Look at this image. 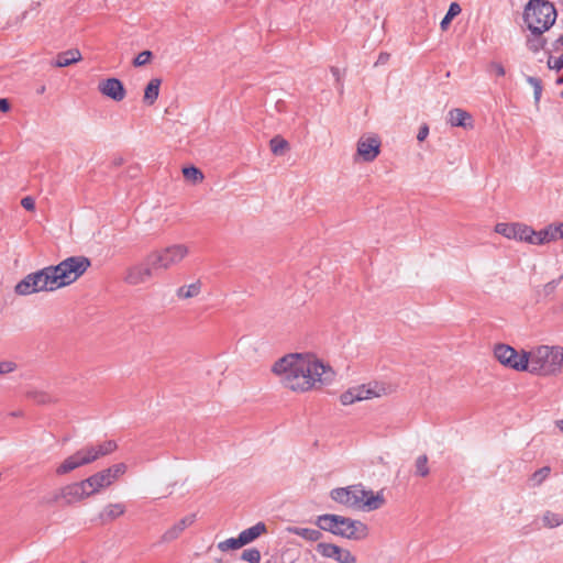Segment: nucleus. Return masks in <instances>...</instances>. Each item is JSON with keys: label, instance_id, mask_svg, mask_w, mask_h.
Returning a JSON list of instances; mask_svg holds the SVG:
<instances>
[{"label": "nucleus", "instance_id": "b1692460", "mask_svg": "<svg viewBox=\"0 0 563 563\" xmlns=\"http://www.w3.org/2000/svg\"><path fill=\"white\" fill-rule=\"evenodd\" d=\"M266 532V525L264 522H257L251 528L243 530L239 536L246 545L257 539L260 536Z\"/></svg>", "mask_w": 563, "mask_h": 563}, {"label": "nucleus", "instance_id": "aec40b11", "mask_svg": "<svg viewBox=\"0 0 563 563\" xmlns=\"http://www.w3.org/2000/svg\"><path fill=\"white\" fill-rule=\"evenodd\" d=\"M559 240L556 228L551 224L540 231H536L532 244L542 245Z\"/></svg>", "mask_w": 563, "mask_h": 563}, {"label": "nucleus", "instance_id": "423d86ee", "mask_svg": "<svg viewBox=\"0 0 563 563\" xmlns=\"http://www.w3.org/2000/svg\"><path fill=\"white\" fill-rule=\"evenodd\" d=\"M91 262L86 256H70L57 265H51L53 277H56L57 289L68 286L82 276L90 267Z\"/></svg>", "mask_w": 563, "mask_h": 563}, {"label": "nucleus", "instance_id": "473e14b6", "mask_svg": "<svg viewBox=\"0 0 563 563\" xmlns=\"http://www.w3.org/2000/svg\"><path fill=\"white\" fill-rule=\"evenodd\" d=\"M516 223H497L495 225V232L507 238L514 239L516 238Z\"/></svg>", "mask_w": 563, "mask_h": 563}, {"label": "nucleus", "instance_id": "603ef678", "mask_svg": "<svg viewBox=\"0 0 563 563\" xmlns=\"http://www.w3.org/2000/svg\"><path fill=\"white\" fill-rule=\"evenodd\" d=\"M390 58V54L389 53H386V52H383L379 54L376 63H375V66H378V65H385L388 63Z\"/></svg>", "mask_w": 563, "mask_h": 563}, {"label": "nucleus", "instance_id": "412c9836", "mask_svg": "<svg viewBox=\"0 0 563 563\" xmlns=\"http://www.w3.org/2000/svg\"><path fill=\"white\" fill-rule=\"evenodd\" d=\"M201 288H202V283H201V280L197 279L196 282H194L189 285L180 286L176 290V296L179 299L195 298L200 295Z\"/></svg>", "mask_w": 563, "mask_h": 563}, {"label": "nucleus", "instance_id": "4c0bfd02", "mask_svg": "<svg viewBox=\"0 0 563 563\" xmlns=\"http://www.w3.org/2000/svg\"><path fill=\"white\" fill-rule=\"evenodd\" d=\"M104 470L111 475L110 478L114 483L122 475L125 474V472L128 470V466L124 463H118V464H114V465H112V466H110L108 468H104Z\"/></svg>", "mask_w": 563, "mask_h": 563}, {"label": "nucleus", "instance_id": "49530a36", "mask_svg": "<svg viewBox=\"0 0 563 563\" xmlns=\"http://www.w3.org/2000/svg\"><path fill=\"white\" fill-rule=\"evenodd\" d=\"M563 279V275H561L558 279H553L544 285L543 292L545 296L553 294L559 286L560 282Z\"/></svg>", "mask_w": 563, "mask_h": 563}, {"label": "nucleus", "instance_id": "c03bdc74", "mask_svg": "<svg viewBox=\"0 0 563 563\" xmlns=\"http://www.w3.org/2000/svg\"><path fill=\"white\" fill-rule=\"evenodd\" d=\"M59 501H63V497L60 495V489L53 492L52 494H49L47 496H44L41 500V504L51 506V505L57 504Z\"/></svg>", "mask_w": 563, "mask_h": 563}, {"label": "nucleus", "instance_id": "f8f14e48", "mask_svg": "<svg viewBox=\"0 0 563 563\" xmlns=\"http://www.w3.org/2000/svg\"><path fill=\"white\" fill-rule=\"evenodd\" d=\"M156 273L155 268L145 258V264H136L128 268L124 276V282L129 285H140L150 280L153 274Z\"/></svg>", "mask_w": 563, "mask_h": 563}, {"label": "nucleus", "instance_id": "e2e57ef3", "mask_svg": "<svg viewBox=\"0 0 563 563\" xmlns=\"http://www.w3.org/2000/svg\"><path fill=\"white\" fill-rule=\"evenodd\" d=\"M561 96H562V98H563V91L561 92Z\"/></svg>", "mask_w": 563, "mask_h": 563}, {"label": "nucleus", "instance_id": "1a4fd4ad", "mask_svg": "<svg viewBox=\"0 0 563 563\" xmlns=\"http://www.w3.org/2000/svg\"><path fill=\"white\" fill-rule=\"evenodd\" d=\"M494 356L504 366L511 369L523 372L529 367V351L518 353L508 344H496L494 347Z\"/></svg>", "mask_w": 563, "mask_h": 563}, {"label": "nucleus", "instance_id": "bb28decb", "mask_svg": "<svg viewBox=\"0 0 563 563\" xmlns=\"http://www.w3.org/2000/svg\"><path fill=\"white\" fill-rule=\"evenodd\" d=\"M515 231H516V238H514L515 240H519V241H523V242L532 244L533 239L536 236V231L531 227L523 224V223H516Z\"/></svg>", "mask_w": 563, "mask_h": 563}, {"label": "nucleus", "instance_id": "72a5a7b5", "mask_svg": "<svg viewBox=\"0 0 563 563\" xmlns=\"http://www.w3.org/2000/svg\"><path fill=\"white\" fill-rule=\"evenodd\" d=\"M542 521L548 528H555L563 523L561 516L552 511H545L542 516Z\"/></svg>", "mask_w": 563, "mask_h": 563}, {"label": "nucleus", "instance_id": "20e7f679", "mask_svg": "<svg viewBox=\"0 0 563 563\" xmlns=\"http://www.w3.org/2000/svg\"><path fill=\"white\" fill-rule=\"evenodd\" d=\"M118 445L113 440H107L102 443L90 444L76 451L65 459L56 468L57 475H65L74 470L88 465L102 456L109 455L117 450Z\"/></svg>", "mask_w": 563, "mask_h": 563}, {"label": "nucleus", "instance_id": "f3484780", "mask_svg": "<svg viewBox=\"0 0 563 563\" xmlns=\"http://www.w3.org/2000/svg\"><path fill=\"white\" fill-rule=\"evenodd\" d=\"M357 394H360V401L380 397L386 394L387 388L383 384L369 383L367 385L356 386Z\"/></svg>", "mask_w": 563, "mask_h": 563}, {"label": "nucleus", "instance_id": "3c124183", "mask_svg": "<svg viewBox=\"0 0 563 563\" xmlns=\"http://www.w3.org/2000/svg\"><path fill=\"white\" fill-rule=\"evenodd\" d=\"M429 134V128L427 124H423L422 126H420L419 131H418V134H417V139L419 142H422L427 139Z\"/></svg>", "mask_w": 563, "mask_h": 563}, {"label": "nucleus", "instance_id": "6e6552de", "mask_svg": "<svg viewBox=\"0 0 563 563\" xmlns=\"http://www.w3.org/2000/svg\"><path fill=\"white\" fill-rule=\"evenodd\" d=\"M56 277H53L49 266L37 272L27 274L14 287L18 296H29L41 291H53L57 289Z\"/></svg>", "mask_w": 563, "mask_h": 563}, {"label": "nucleus", "instance_id": "2eb2a0df", "mask_svg": "<svg viewBox=\"0 0 563 563\" xmlns=\"http://www.w3.org/2000/svg\"><path fill=\"white\" fill-rule=\"evenodd\" d=\"M110 476L111 475L106 470H102L86 478L85 483L90 493V496L98 494L104 488L111 486L113 482Z\"/></svg>", "mask_w": 563, "mask_h": 563}, {"label": "nucleus", "instance_id": "ddd939ff", "mask_svg": "<svg viewBox=\"0 0 563 563\" xmlns=\"http://www.w3.org/2000/svg\"><path fill=\"white\" fill-rule=\"evenodd\" d=\"M60 495L63 497L64 504L66 505H70L73 503L90 497V493L86 486L85 479L64 486L60 488Z\"/></svg>", "mask_w": 563, "mask_h": 563}, {"label": "nucleus", "instance_id": "5701e85b", "mask_svg": "<svg viewBox=\"0 0 563 563\" xmlns=\"http://www.w3.org/2000/svg\"><path fill=\"white\" fill-rule=\"evenodd\" d=\"M162 80L159 78H152L144 90V97L143 101L152 106L155 103V101L158 98L159 95V87H161Z\"/></svg>", "mask_w": 563, "mask_h": 563}, {"label": "nucleus", "instance_id": "c85d7f7f", "mask_svg": "<svg viewBox=\"0 0 563 563\" xmlns=\"http://www.w3.org/2000/svg\"><path fill=\"white\" fill-rule=\"evenodd\" d=\"M339 549V545L334 543H327V542H320L316 547V551L325 559H332L334 558V554H336Z\"/></svg>", "mask_w": 563, "mask_h": 563}, {"label": "nucleus", "instance_id": "13d9d810", "mask_svg": "<svg viewBox=\"0 0 563 563\" xmlns=\"http://www.w3.org/2000/svg\"><path fill=\"white\" fill-rule=\"evenodd\" d=\"M555 423L556 427L563 432V420H558Z\"/></svg>", "mask_w": 563, "mask_h": 563}, {"label": "nucleus", "instance_id": "bf43d9fd", "mask_svg": "<svg viewBox=\"0 0 563 563\" xmlns=\"http://www.w3.org/2000/svg\"><path fill=\"white\" fill-rule=\"evenodd\" d=\"M45 91V86H41L38 89H37V93H43Z\"/></svg>", "mask_w": 563, "mask_h": 563}, {"label": "nucleus", "instance_id": "f03ea898", "mask_svg": "<svg viewBox=\"0 0 563 563\" xmlns=\"http://www.w3.org/2000/svg\"><path fill=\"white\" fill-rule=\"evenodd\" d=\"M331 498L349 508L376 510L385 504L384 495L365 489L362 485H351L331 490Z\"/></svg>", "mask_w": 563, "mask_h": 563}, {"label": "nucleus", "instance_id": "37998d69", "mask_svg": "<svg viewBox=\"0 0 563 563\" xmlns=\"http://www.w3.org/2000/svg\"><path fill=\"white\" fill-rule=\"evenodd\" d=\"M487 73L497 77H503L506 74L505 67L498 62H490L487 66Z\"/></svg>", "mask_w": 563, "mask_h": 563}, {"label": "nucleus", "instance_id": "f704fd0d", "mask_svg": "<svg viewBox=\"0 0 563 563\" xmlns=\"http://www.w3.org/2000/svg\"><path fill=\"white\" fill-rule=\"evenodd\" d=\"M416 468V475L426 477L429 475L430 470L428 467V456L426 454H422L417 457L415 463Z\"/></svg>", "mask_w": 563, "mask_h": 563}, {"label": "nucleus", "instance_id": "5fc2aeb1", "mask_svg": "<svg viewBox=\"0 0 563 563\" xmlns=\"http://www.w3.org/2000/svg\"><path fill=\"white\" fill-rule=\"evenodd\" d=\"M34 398H35V400H36L37 402H43V404H44V402H46V401L48 400L47 395L42 394V393H40V394H35V395H34Z\"/></svg>", "mask_w": 563, "mask_h": 563}, {"label": "nucleus", "instance_id": "f257e3e1", "mask_svg": "<svg viewBox=\"0 0 563 563\" xmlns=\"http://www.w3.org/2000/svg\"><path fill=\"white\" fill-rule=\"evenodd\" d=\"M272 372L280 384L292 391L306 393L320 389L334 380L333 368L313 355L287 354L277 360Z\"/></svg>", "mask_w": 563, "mask_h": 563}, {"label": "nucleus", "instance_id": "9b49d317", "mask_svg": "<svg viewBox=\"0 0 563 563\" xmlns=\"http://www.w3.org/2000/svg\"><path fill=\"white\" fill-rule=\"evenodd\" d=\"M380 153V140L376 135L362 136L357 141V155L363 162H373Z\"/></svg>", "mask_w": 563, "mask_h": 563}, {"label": "nucleus", "instance_id": "39448f33", "mask_svg": "<svg viewBox=\"0 0 563 563\" xmlns=\"http://www.w3.org/2000/svg\"><path fill=\"white\" fill-rule=\"evenodd\" d=\"M555 19V8L548 0H530L525 8L523 20L533 35H542Z\"/></svg>", "mask_w": 563, "mask_h": 563}, {"label": "nucleus", "instance_id": "680f3d73", "mask_svg": "<svg viewBox=\"0 0 563 563\" xmlns=\"http://www.w3.org/2000/svg\"><path fill=\"white\" fill-rule=\"evenodd\" d=\"M20 415H21V412H12V416H15V417H18Z\"/></svg>", "mask_w": 563, "mask_h": 563}, {"label": "nucleus", "instance_id": "a878e982", "mask_svg": "<svg viewBox=\"0 0 563 563\" xmlns=\"http://www.w3.org/2000/svg\"><path fill=\"white\" fill-rule=\"evenodd\" d=\"M125 511V506L121 503L109 504L106 506L101 512V519L103 521H111L115 518L122 516Z\"/></svg>", "mask_w": 563, "mask_h": 563}, {"label": "nucleus", "instance_id": "393cba45", "mask_svg": "<svg viewBox=\"0 0 563 563\" xmlns=\"http://www.w3.org/2000/svg\"><path fill=\"white\" fill-rule=\"evenodd\" d=\"M288 532L299 536L308 541L316 542L322 538V533L317 529L309 528H300V527H289Z\"/></svg>", "mask_w": 563, "mask_h": 563}, {"label": "nucleus", "instance_id": "ea45409f", "mask_svg": "<svg viewBox=\"0 0 563 563\" xmlns=\"http://www.w3.org/2000/svg\"><path fill=\"white\" fill-rule=\"evenodd\" d=\"M242 560L250 562V563H260L261 561V553L257 549H246L242 553Z\"/></svg>", "mask_w": 563, "mask_h": 563}, {"label": "nucleus", "instance_id": "09e8293b", "mask_svg": "<svg viewBox=\"0 0 563 563\" xmlns=\"http://www.w3.org/2000/svg\"><path fill=\"white\" fill-rule=\"evenodd\" d=\"M16 368V364L11 361L0 362V375L13 372Z\"/></svg>", "mask_w": 563, "mask_h": 563}, {"label": "nucleus", "instance_id": "9d476101", "mask_svg": "<svg viewBox=\"0 0 563 563\" xmlns=\"http://www.w3.org/2000/svg\"><path fill=\"white\" fill-rule=\"evenodd\" d=\"M335 536L349 540H364L368 536V527L360 520L339 516Z\"/></svg>", "mask_w": 563, "mask_h": 563}, {"label": "nucleus", "instance_id": "864d4df0", "mask_svg": "<svg viewBox=\"0 0 563 563\" xmlns=\"http://www.w3.org/2000/svg\"><path fill=\"white\" fill-rule=\"evenodd\" d=\"M10 110V103L7 99H0V111L8 112Z\"/></svg>", "mask_w": 563, "mask_h": 563}, {"label": "nucleus", "instance_id": "8fccbe9b", "mask_svg": "<svg viewBox=\"0 0 563 563\" xmlns=\"http://www.w3.org/2000/svg\"><path fill=\"white\" fill-rule=\"evenodd\" d=\"M21 206L26 209L27 211H34L35 209V201L32 197L26 196L21 200Z\"/></svg>", "mask_w": 563, "mask_h": 563}, {"label": "nucleus", "instance_id": "e433bc0d", "mask_svg": "<svg viewBox=\"0 0 563 563\" xmlns=\"http://www.w3.org/2000/svg\"><path fill=\"white\" fill-rule=\"evenodd\" d=\"M340 401L344 406L360 401V394H357L356 386L347 389L340 396Z\"/></svg>", "mask_w": 563, "mask_h": 563}, {"label": "nucleus", "instance_id": "4be33fe9", "mask_svg": "<svg viewBox=\"0 0 563 563\" xmlns=\"http://www.w3.org/2000/svg\"><path fill=\"white\" fill-rule=\"evenodd\" d=\"M339 515L325 514L317 518L316 525L323 531L331 532L335 536L336 526L339 525Z\"/></svg>", "mask_w": 563, "mask_h": 563}, {"label": "nucleus", "instance_id": "79ce46f5", "mask_svg": "<svg viewBox=\"0 0 563 563\" xmlns=\"http://www.w3.org/2000/svg\"><path fill=\"white\" fill-rule=\"evenodd\" d=\"M152 56L153 54L151 51H143L133 59V65L135 67L144 66L150 63Z\"/></svg>", "mask_w": 563, "mask_h": 563}, {"label": "nucleus", "instance_id": "6e6d98bb", "mask_svg": "<svg viewBox=\"0 0 563 563\" xmlns=\"http://www.w3.org/2000/svg\"><path fill=\"white\" fill-rule=\"evenodd\" d=\"M559 239H563V222L555 225Z\"/></svg>", "mask_w": 563, "mask_h": 563}, {"label": "nucleus", "instance_id": "c9c22d12", "mask_svg": "<svg viewBox=\"0 0 563 563\" xmlns=\"http://www.w3.org/2000/svg\"><path fill=\"white\" fill-rule=\"evenodd\" d=\"M183 174L187 180L192 181L194 184L200 183L203 179L202 172L194 166L185 167L183 169Z\"/></svg>", "mask_w": 563, "mask_h": 563}, {"label": "nucleus", "instance_id": "cd10ccee", "mask_svg": "<svg viewBox=\"0 0 563 563\" xmlns=\"http://www.w3.org/2000/svg\"><path fill=\"white\" fill-rule=\"evenodd\" d=\"M271 151L275 155H284L289 150V143L282 136H274L269 142Z\"/></svg>", "mask_w": 563, "mask_h": 563}, {"label": "nucleus", "instance_id": "c756f323", "mask_svg": "<svg viewBox=\"0 0 563 563\" xmlns=\"http://www.w3.org/2000/svg\"><path fill=\"white\" fill-rule=\"evenodd\" d=\"M462 9L459 3L452 2L449 7V10L444 18L442 19L440 25L442 30H446L448 25L451 23L452 19L461 13Z\"/></svg>", "mask_w": 563, "mask_h": 563}, {"label": "nucleus", "instance_id": "7ed1b4c3", "mask_svg": "<svg viewBox=\"0 0 563 563\" xmlns=\"http://www.w3.org/2000/svg\"><path fill=\"white\" fill-rule=\"evenodd\" d=\"M528 372L543 376L563 373V346L539 345L530 350Z\"/></svg>", "mask_w": 563, "mask_h": 563}, {"label": "nucleus", "instance_id": "4d7b16f0", "mask_svg": "<svg viewBox=\"0 0 563 563\" xmlns=\"http://www.w3.org/2000/svg\"><path fill=\"white\" fill-rule=\"evenodd\" d=\"M555 48L563 46V35H561L554 43Z\"/></svg>", "mask_w": 563, "mask_h": 563}, {"label": "nucleus", "instance_id": "052dcab7", "mask_svg": "<svg viewBox=\"0 0 563 563\" xmlns=\"http://www.w3.org/2000/svg\"><path fill=\"white\" fill-rule=\"evenodd\" d=\"M556 84H558V85L563 84V77H562V78H559V79L556 80Z\"/></svg>", "mask_w": 563, "mask_h": 563}, {"label": "nucleus", "instance_id": "a211bd4d", "mask_svg": "<svg viewBox=\"0 0 563 563\" xmlns=\"http://www.w3.org/2000/svg\"><path fill=\"white\" fill-rule=\"evenodd\" d=\"M449 122L452 126L472 128V117L462 109H453L449 112Z\"/></svg>", "mask_w": 563, "mask_h": 563}, {"label": "nucleus", "instance_id": "0eeeda50", "mask_svg": "<svg viewBox=\"0 0 563 563\" xmlns=\"http://www.w3.org/2000/svg\"><path fill=\"white\" fill-rule=\"evenodd\" d=\"M190 253L189 247L183 243L169 244L152 251L147 262L157 272H166L178 266Z\"/></svg>", "mask_w": 563, "mask_h": 563}, {"label": "nucleus", "instance_id": "a19ab883", "mask_svg": "<svg viewBox=\"0 0 563 563\" xmlns=\"http://www.w3.org/2000/svg\"><path fill=\"white\" fill-rule=\"evenodd\" d=\"M544 40L541 37V35H534L532 38H529L527 41V46L530 51L537 53L544 46Z\"/></svg>", "mask_w": 563, "mask_h": 563}, {"label": "nucleus", "instance_id": "4468645a", "mask_svg": "<svg viewBox=\"0 0 563 563\" xmlns=\"http://www.w3.org/2000/svg\"><path fill=\"white\" fill-rule=\"evenodd\" d=\"M98 89L103 96L114 101H122L126 95L123 84L117 78H108L100 81Z\"/></svg>", "mask_w": 563, "mask_h": 563}, {"label": "nucleus", "instance_id": "a18cd8bd", "mask_svg": "<svg viewBox=\"0 0 563 563\" xmlns=\"http://www.w3.org/2000/svg\"><path fill=\"white\" fill-rule=\"evenodd\" d=\"M548 67L550 69L560 71L563 68V54L558 58L550 56L548 59Z\"/></svg>", "mask_w": 563, "mask_h": 563}, {"label": "nucleus", "instance_id": "2f4dec72", "mask_svg": "<svg viewBox=\"0 0 563 563\" xmlns=\"http://www.w3.org/2000/svg\"><path fill=\"white\" fill-rule=\"evenodd\" d=\"M243 545H244L243 541H242V539L239 536L238 538H230V539H227L224 541L219 542L218 543V549L220 551H222V552H227L229 550L240 549Z\"/></svg>", "mask_w": 563, "mask_h": 563}, {"label": "nucleus", "instance_id": "7c9ffc66", "mask_svg": "<svg viewBox=\"0 0 563 563\" xmlns=\"http://www.w3.org/2000/svg\"><path fill=\"white\" fill-rule=\"evenodd\" d=\"M333 560L338 563H357L356 556L347 549L339 547Z\"/></svg>", "mask_w": 563, "mask_h": 563}, {"label": "nucleus", "instance_id": "dca6fc26", "mask_svg": "<svg viewBox=\"0 0 563 563\" xmlns=\"http://www.w3.org/2000/svg\"><path fill=\"white\" fill-rule=\"evenodd\" d=\"M196 520V515L190 514L183 519H180L178 522H176L173 527L167 529L164 534L162 536L163 542H172L179 538V536L184 532V530L188 527H190Z\"/></svg>", "mask_w": 563, "mask_h": 563}, {"label": "nucleus", "instance_id": "de8ad7c7", "mask_svg": "<svg viewBox=\"0 0 563 563\" xmlns=\"http://www.w3.org/2000/svg\"><path fill=\"white\" fill-rule=\"evenodd\" d=\"M549 474L550 467L545 466L534 472L532 478L537 482V484H541Z\"/></svg>", "mask_w": 563, "mask_h": 563}, {"label": "nucleus", "instance_id": "6ab92c4d", "mask_svg": "<svg viewBox=\"0 0 563 563\" xmlns=\"http://www.w3.org/2000/svg\"><path fill=\"white\" fill-rule=\"evenodd\" d=\"M81 53L77 48H71L65 52H62L57 55L56 60L54 62L55 67H67L81 60Z\"/></svg>", "mask_w": 563, "mask_h": 563}, {"label": "nucleus", "instance_id": "58836bf2", "mask_svg": "<svg viewBox=\"0 0 563 563\" xmlns=\"http://www.w3.org/2000/svg\"><path fill=\"white\" fill-rule=\"evenodd\" d=\"M527 81L533 87L534 102L539 103L542 93V81L541 79L532 76L527 77Z\"/></svg>", "mask_w": 563, "mask_h": 563}]
</instances>
